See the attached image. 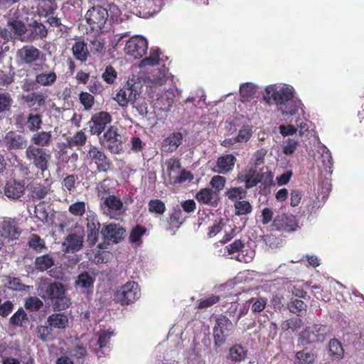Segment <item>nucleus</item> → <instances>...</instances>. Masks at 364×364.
I'll return each instance as SVG.
<instances>
[{"label":"nucleus","mask_w":364,"mask_h":364,"mask_svg":"<svg viewBox=\"0 0 364 364\" xmlns=\"http://www.w3.org/2000/svg\"><path fill=\"white\" fill-rule=\"evenodd\" d=\"M65 286L59 282H43L37 289L38 296L45 302L51 306L54 311H63L71 304L70 299L66 295Z\"/></svg>","instance_id":"obj_1"},{"label":"nucleus","mask_w":364,"mask_h":364,"mask_svg":"<svg viewBox=\"0 0 364 364\" xmlns=\"http://www.w3.org/2000/svg\"><path fill=\"white\" fill-rule=\"evenodd\" d=\"M293 90L286 86L272 85L266 87L263 95L264 100L271 104V100L279 106L284 114L293 115L298 111V107L293 100Z\"/></svg>","instance_id":"obj_2"},{"label":"nucleus","mask_w":364,"mask_h":364,"mask_svg":"<svg viewBox=\"0 0 364 364\" xmlns=\"http://www.w3.org/2000/svg\"><path fill=\"white\" fill-rule=\"evenodd\" d=\"M108 16V11L105 7L100 5L92 6L85 14L87 29L97 33H102Z\"/></svg>","instance_id":"obj_3"},{"label":"nucleus","mask_w":364,"mask_h":364,"mask_svg":"<svg viewBox=\"0 0 364 364\" xmlns=\"http://www.w3.org/2000/svg\"><path fill=\"white\" fill-rule=\"evenodd\" d=\"M141 296V289L137 282L128 281L119 287L114 293V301L122 306H129Z\"/></svg>","instance_id":"obj_4"},{"label":"nucleus","mask_w":364,"mask_h":364,"mask_svg":"<svg viewBox=\"0 0 364 364\" xmlns=\"http://www.w3.org/2000/svg\"><path fill=\"white\" fill-rule=\"evenodd\" d=\"M100 144L113 154H120L124 151L125 137L118 132V129L111 126L100 139Z\"/></svg>","instance_id":"obj_5"},{"label":"nucleus","mask_w":364,"mask_h":364,"mask_svg":"<svg viewBox=\"0 0 364 364\" xmlns=\"http://www.w3.org/2000/svg\"><path fill=\"white\" fill-rule=\"evenodd\" d=\"M331 333V327L327 325L314 324L306 327L299 335L302 344H312L324 341Z\"/></svg>","instance_id":"obj_6"},{"label":"nucleus","mask_w":364,"mask_h":364,"mask_svg":"<svg viewBox=\"0 0 364 364\" xmlns=\"http://www.w3.org/2000/svg\"><path fill=\"white\" fill-rule=\"evenodd\" d=\"M234 328L232 322L226 316H218L213 329L215 346L220 347L225 344L227 338L233 333Z\"/></svg>","instance_id":"obj_7"},{"label":"nucleus","mask_w":364,"mask_h":364,"mask_svg":"<svg viewBox=\"0 0 364 364\" xmlns=\"http://www.w3.org/2000/svg\"><path fill=\"white\" fill-rule=\"evenodd\" d=\"M26 156L27 159L41 172L48 169L50 155L45 149L30 145L26 148Z\"/></svg>","instance_id":"obj_8"},{"label":"nucleus","mask_w":364,"mask_h":364,"mask_svg":"<svg viewBox=\"0 0 364 364\" xmlns=\"http://www.w3.org/2000/svg\"><path fill=\"white\" fill-rule=\"evenodd\" d=\"M87 157L96 165L97 171L99 173H107L112 166V161L108 158L105 151L96 146H90Z\"/></svg>","instance_id":"obj_9"},{"label":"nucleus","mask_w":364,"mask_h":364,"mask_svg":"<svg viewBox=\"0 0 364 364\" xmlns=\"http://www.w3.org/2000/svg\"><path fill=\"white\" fill-rule=\"evenodd\" d=\"M43 56L42 52L36 46L28 44L18 49L16 54V60L20 65H31Z\"/></svg>","instance_id":"obj_10"},{"label":"nucleus","mask_w":364,"mask_h":364,"mask_svg":"<svg viewBox=\"0 0 364 364\" xmlns=\"http://www.w3.org/2000/svg\"><path fill=\"white\" fill-rule=\"evenodd\" d=\"M148 42L142 36H136L129 38L125 45L124 51L126 54L133 57L134 59H140L146 53Z\"/></svg>","instance_id":"obj_11"},{"label":"nucleus","mask_w":364,"mask_h":364,"mask_svg":"<svg viewBox=\"0 0 364 364\" xmlns=\"http://www.w3.org/2000/svg\"><path fill=\"white\" fill-rule=\"evenodd\" d=\"M111 122L112 117L107 112L101 111L94 114L89 122L90 134L99 136Z\"/></svg>","instance_id":"obj_12"},{"label":"nucleus","mask_w":364,"mask_h":364,"mask_svg":"<svg viewBox=\"0 0 364 364\" xmlns=\"http://www.w3.org/2000/svg\"><path fill=\"white\" fill-rule=\"evenodd\" d=\"M100 233L104 240L117 244L124 239L125 229L119 225L109 223L102 226Z\"/></svg>","instance_id":"obj_13"},{"label":"nucleus","mask_w":364,"mask_h":364,"mask_svg":"<svg viewBox=\"0 0 364 364\" xmlns=\"http://www.w3.org/2000/svg\"><path fill=\"white\" fill-rule=\"evenodd\" d=\"M273 226L277 230L289 232L296 230L298 222L295 216L283 213L274 218Z\"/></svg>","instance_id":"obj_14"},{"label":"nucleus","mask_w":364,"mask_h":364,"mask_svg":"<svg viewBox=\"0 0 364 364\" xmlns=\"http://www.w3.org/2000/svg\"><path fill=\"white\" fill-rule=\"evenodd\" d=\"M101 225L97 216L95 214L88 215L87 217V242L90 247L96 245L100 234Z\"/></svg>","instance_id":"obj_15"},{"label":"nucleus","mask_w":364,"mask_h":364,"mask_svg":"<svg viewBox=\"0 0 364 364\" xmlns=\"http://www.w3.org/2000/svg\"><path fill=\"white\" fill-rule=\"evenodd\" d=\"M0 235L9 240H16L21 235L17 221L12 218H5L0 225Z\"/></svg>","instance_id":"obj_16"},{"label":"nucleus","mask_w":364,"mask_h":364,"mask_svg":"<svg viewBox=\"0 0 364 364\" xmlns=\"http://www.w3.org/2000/svg\"><path fill=\"white\" fill-rule=\"evenodd\" d=\"M162 2L156 0H139L137 9L140 16L149 18L161 11Z\"/></svg>","instance_id":"obj_17"},{"label":"nucleus","mask_w":364,"mask_h":364,"mask_svg":"<svg viewBox=\"0 0 364 364\" xmlns=\"http://www.w3.org/2000/svg\"><path fill=\"white\" fill-rule=\"evenodd\" d=\"M139 95L136 87L134 85H130L129 82L121 88L116 94L114 100L121 107H126L129 102H132Z\"/></svg>","instance_id":"obj_18"},{"label":"nucleus","mask_w":364,"mask_h":364,"mask_svg":"<svg viewBox=\"0 0 364 364\" xmlns=\"http://www.w3.org/2000/svg\"><path fill=\"white\" fill-rule=\"evenodd\" d=\"M101 208L104 209V213L107 215L119 214L123 208L122 200L114 195H109L103 199Z\"/></svg>","instance_id":"obj_19"},{"label":"nucleus","mask_w":364,"mask_h":364,"mask_svg":"<svg viewBox=\"0 0 364 364\" xmlns=\"http://www.w3.org/2000/svg\"><path fill=\"white\" fill-rule=\"evenodd\" d=\"M236 162V158L232 154H226L218 158L215 171L219 173H227L231 171Z\"/></svg>","instance_id":"obj_20"},{"label":"nucleus","mask_w":364,"mask_h":364,"mask_svg":"<svg viewBox=\"0 0 364 364\" xmlns=\"http://www.w3.org/2000/svg\"><path fill=\"white\" fill-rule=\"evenodd\" d=\"M174 101V94L168 90H163L157 94L155 106L161 111L170 110Z\"/></svg>","instance_id":"obj_21"},{"label":"nucleus","mask_w":364,"mask_h":364,"mask_svg":"<svg viewBox=\"0 0 364 364\" xmlns=\"http://www.w3.org/2000/svg\"><path fill=\"white\" fill-rule=\"evenodd\" d=\"M237 181L245 183L246 189L252 188L259 183L258 179V173L254 168H249L239 173L237 175Z\"/></svg>","instance_id":"obj_22"},{"label":"nucleus","mask_w":364,"mask_h":364,"mask_svg":"<svg viewBox=\"0 0 364 364\" xmlns=\"http://www.w3.org/2000/svg\"><path fill=\"white\" fill-rule=\"evenodd\" d=\"M46 323L53 329L64 330L69 324V319L65 313H54L47 318Z\"/></svg>","instance_id":"obj_23"},{"label":"nucleus","mask_w":364,"mask_h":364,"mask_svg":"<svg viewBox=\"0 0 364 364\" xmlns=\"http://www.w3.org/2000/svg\"><path fill=\"white\" fill-rule=\"evenodd\" d=\"M24 185L16 180L8 181L4 186V194L11 199L20 198L24 192Z\"/></svg>","instance_id":"obj_24"},{"label":"nucleus","mask_w":364,"mask_h":364,"mask_svg":"<svg viewBox=\"0 0 364 364\" xmlns=\"http://www.w3.org/2000/svg\"><path fill=\"white\" fill-rule=\"evenodd\" d=\"M185 218L179 205L173 207L167 218L168 227L167 229L173 230L178 229L183 223Z\"/></svg>","instance_id":"obj_25"},{"label":"nucleus","mask_w":364,"mask_h":364,"mask_svg":"<svg viewBox=\"0 0 364 364\" xmlns=\"http://www.w3.org/2000/svg\"><path fill=\"white\" fill-rule=\"evenodd\" d=\"M72 53L75 60L85 63L89 56L87 43L83 40L76 41L72 46Z\"/></svg>","instance_id":"obj_26"},{"label":"nucleus","mask_w":364,"mask_h":364,"mask_svg":"<svg viewBox=\"0 0 364 364\" xmlns=\"http://www.w3.org/2000/svg\"><path fill=\"white\" fill-rule=\"evenodd\" d=\"M47 96L41 92H33L23 97L25 102L31 108L37 110V107H34L36 105L40 108L46 105Z\"/></svg>","instance_id":"obj_27"},{"label":"nucleus","mask_w":364,"mask_h":364,"mask_svg":"<svg viewBox=\"0 0 364 364\" xmlns=\"http://www.w3.org/2000/svg\"><path fill=\"white\" fill-rule=\"evenodd\" d=\"M183 135L181 132H174L169 134L162 141V147L166 151L173 152L182 144Z\"/></svg>","instance_id":"obj_28"},{"label":"nucleus","mask_w":364,"mask_h":364,"mask_svg":"<svg viewBox=\"0 0 364 364\" xmlns=\"http://www.w3.org/2000/svg\"><path fill=\"white\" fill-rule=\"evenodd\" d=\"M5 141L9 149H23L27 145V140L23 136L14 132H9L6 134Z\"/></svg>","instance_id":"obj_29"},{"label":"nucleus","mask_w":364,"mask_h":364,"mask_svg":"<svg viewBox=\"0 0 364 364\" xmlns=\"http://www.w3.org/2000/svg\"><path fill=\"white\" fill-rule=\"evenodd\" d=\"M273 178L274 175L270 171L258 173V179L261 183L259 191L260 194L266 195L270 191V188L274 184Z\"/></svg>","instance_id":"obj_30"},{"label":"nucleus","mask_w":364,"mask_h":364,"mask_svg":"<svg viewBox=\"0 0 364 364\" xmlns=\"http://www.w3.org/2000/svg\"><path fill=\"white\" fill-rule=\"evenodd\" d=\"M166 164L167 166L168 183L173 185V181H175L176 178L181 170V161L177 158H171L166 161Z\"/></svg>","instance_id":"obj_31"},{"label":"nucleus","mask_w":364,"mask_h":364,"mask_svg":"<svg viewBox=\"0 0 364 364\" xmlns=\"http://www.w3.org/2000/svg\"><path fill=\"white\" fill-rule=\"evenodd\" d=\"M29 189L31 197L33 200H41L48 195L50 187L43 183H33L30 185Z\"/></svg>","instance_id":"obj_32"},{"label":"nucleus","mask_w":364,"mask_h":364,"mask_svg":"<svg viewBox=\"0 0 364 364\" xmlns=\"http://www.w3.org/2000/svg\"><path fill=\"white\" fill-rule=\"evenodd\" d=\"M53 136L51 132L41 131L37 132L31 137V142L38 147L48 146L51 144Z\"/></svg>","instance_id":"obj_33"},{"label":"nucleus","mask_w":364,"mask_h":364,"mask_svg":"<svg viewBox=\"0 0 364 364\" xmlns=\"http://www.w3.org/2000/svg\"><path fill=\"white\" fill-rule=\"evenodd\" d=\"M54 264V258L49 254L38 256L36 258L34 266L37 271L44 272Z\"/></svg>","instance_id":"obj_34"},{"label":"nucleus","mask_w":364,"mask_h":364,"mask_svg":"<svg viewBox=\"0 0 364 364\" xmlns=\"http://www.w3.org/2000/svg\"><path fill=\"white\" fill-rule=\"evenodd\" d=\"M95 281V277L93 274L83 272L77 276L75 285L82 289H92Z\"/></svg>","instance_id":"obj_35"},{"label":"nucleus","mask_w":364,"mask_h":364,"mask_svg":"<svg viewBox=\"0 0 364 364\" xmlns=\"http://www.w3.org/2000/svg\"><path fill=\"white\" fill-rule=\"evenodd\" d=\"M78 183V176L77 175L68 174L63 178L61 181V188L63 191L68 192L70 194H72L75 191Z\"/></svg>","instance_id":"obj_36"},{"label":"nucleus","mask_w":364,"mask_h":364,"mask_svg":"<svg viewBox=\"0 0 364 364\" xmlns=\"http://www.w3.org/2000/svg\"><path fill=\"white\" fill-rule=\"evenodd\" d=\"M35 80L37 84L41 86H51L56 82L57 75L54 71L41 73L36 75Z\"/></svg>","instance_id":"obj_37"},{"label":"nucleus","mask_w":364,"mask_h":364,"mask_svg":"<svg viewBox=\"0 0 364 364\" xmlns=\"http://www.w3.org/2000/svg\"><path fill=\"white\" fill-rule=\"evenodd\" d=\"M316 357V353L306 348L296 352L295 355L296 360L299 364H314Z\"/></svg>","instance_id":"obj_38"},{"label":"nucleus","mask_w":364,"mask_h":364,"mask_svg":"<svg viewBox=\"0 0 364 364\" xmlns=\"http://www.w3.org/2000/svg\"><path fill=\"white\" fill-rule=\"evenodd\" d=\"M255 87L250 82L244 83L240 87V100L243 102L251 101L255 97Z\"/></svg>","instance_id":"obj_39"},{"label":"nucleus","mask_w":364,"mask_h":364,"mask_svg":"<svg viewBox=\"0 0 364 364\" xmlns=\"http://www.w3.org/2000/svg\"><path fill=\"white\" fill-rule=\"evenodd\" d=\"M252 127L250 125H244L239 130L237 136L234 139H230V141L233 140V142H230L231 144L234 143H243L247 142L252 136Z\"/></svg>","instance_id":"obj_40"},{"label":"nucleus","mask_w":364,"mask_h":364,"mask_svg":"<svg viewBox=\"0 0 364 364\" xmlns=\"http://www.w3.org/2000/svg\"><path fill=\"white\" fill-rule=\"evenodd\" d=\"M87 136L85 133L80 130L77 131L72 137L67 139L66 146L73 148L75 146H82L85 144Z\"/></svg>","instance_id":"obj_41"},{"label":"nucleus","mask_w":364,"mask_h":364,"mask_svg":"<svg viewBox=\"0 0 364 364\" xmlns=\"http://www.w3.org/2000/svg\"><path fill=\"white\" fill-rule=\"evenodd\" d=\"M230 355L232 360L241 362L246 359L247 350L242 346L236 344L230 348Z\"/></svg>","instance_id":"obj_42"},{"label":"nucleus","mask_w":364,"mask_h":364,"mask_svg":"<svg viewBox=\"0 0 364 364\" xmlns=\"http://www.w3.org/2000/svg\"><path fill=\"white\" fill-rule=\"evenodd\" d=\"M148 210L150 213L163 215L166 210L165 203L160 199H152L149 201Z\"/></svg>","instance_id":"obj_43"},{"label":"nucleus","mask_w":364,"mask_h":364,"mask_svg":"<svg viewBox=\"0 0 364 364\" xmlns=\"http://www.w3.org/2000/svg\"><path fill=\"white\" fill-rule=\"evenodd\" d=\"M36 333L38 338L43 342L50 341L54 339L53 328L48 324L38 326Z\"/></svg>","instance_id":"obj_44"},{"label":"nucleus","mask_w":364,"mask_h":364,"mask_svg":"<svg viewBox=\"0 0 364 364\" xmlns=\"http://www.w3.org/2000/svg\"><path fill=\"white\" fill-rule=\"evenodd\" d=\"M68 248L73 252L80 250L82 247L83 237L75 233L69 234L66 237Z\"/></svg>","instance_id":"obj_45"},{"label":"nucleus","mask_w":364,"mask_h":364,"mask_svg":"<svg viewBox=\"0 0 364 364\" xmlns=\"http://www.w3.org/2000/svg\"><path fill=\"white\" fill-rule=\"evenodd\" d=\"M31 26L32 27L31 36L34 39H42L47 36L48 29L42 23H39L37 21H33Z\"/></svg>","instance_id":"obj_46"},{"label":"nucleus","mask_w":364,"mask_h":364,"mask_svg":"<svg viewBox=\"0 0 364 364\" xmlns=\"http://www.w3.org/2000/svg\"><path fill=\"white\" fill-rule=\"evenodd\" d=\"M28 245L29 248L38 253L41 252L46 248L44 240L37 234H32L30 236Z\"/></svg>","instance_id":"obj_47"},{"label":"nucleus","mask_w":364,"mask_h":364,"mask_svg":"<svg viewBox=\"0 0 364 364\" xmlns=\"http://www.w3.org/2000/svg\"><path fill=\"white\" fill-rule=\"evenodd\" d=\"M236 215H247L252 213V206L248 200H238L234 204Z\"/></svg>","instance_id":"obj_48"},{"label":"nucleus","mask_w":364,"mask_h":364,"mask_svg":"<svg viewBox=\"0 0 364 364\" xmlns=\"http://www.w3.org/2000/svg\"><path fill=\"white\" fill-rule=\"evenodd\" d=\"M110 179L107 178L102 181L100 182L95 189L97 194V197L101 200L105 199L109 195H110Z\"/></svg>","instance_id":"obj_49"},{"label":"nucleus","mask_w":364,"mask_h":364,"mask_svg":"<svg viewBox=\"0 0 364 364\" xmlns=\"http://www.w3.org/2000/svg\"><path fill=\"white\" fill-rule=\"evenodd\" d=\"M289 311L298 316H301L306 311V304L301 300L295 299L288 304Z\"/></svg>","instance_id":"obj_50"},{"label":"nucleus","mask_w":364,"mask_h":364,"mask_svg":"<svg viewBox=\"0 0 364 364\" xmlns=\"http://www.w3.org/2000/svg\"><path fill=\"white\" fill-rule=\"evenodd\" d=\"M28 128L31 132L38 131L41 128L42 116L39 114H29L27 117Z\"/></svg>","instance_id":"obj_51"},{"label":"nucleus","mask_w":364,"mask_h":364,"mask_svg":"<svg viewBox=\"0 0 364 364\" xmlns=\"http://www.w3.org/2000/svg\"><path fill=\"white\" fill-rule=\"evenodd\" d=\"M28 321L27 314L20 308L10 318V323L15 326H22L23 323Z\"/></svg>","instance_id":"obj_52"},{"label":"nucleus","mask_w":364,"mask_h":364,"mask_svg":"<svg viewBox=\"0 0 364 364\" xmlns=\"http://www.w3.org/2000/svg\"><path fill=\"white\" fill-rule=\"evenodd\" d=\"M213 196V191L212 189L205 188L200 189L196 195V200L203 204H209Z\"/></svg>","instance_id":"obj_53"},{"label":"nucleus","mask_w":364,"mask_h":364,"mask_svg":"<svg viewBox=\"0 0 364 364\" xmlns=\"http://www.w3.org/2000/svg\"><path fill=\"white\" fill-rule=\"evenodd\" d=\"M146 228L140 225H136L133 228L129 236V240L131 243H136L141 241V237L146 232Z\"/></svg>","instance_id":"obj_54"},{"label":"nucleus","mask_w":364,"mask_h":364,"mask_svg":"<svg viewBox=\"0 0 364 364\" xmlns=\"http://www.w3.org/2000/svg\"><path fill=\"white\" fill-rule=\"evenodd\" d=\"M24 306L29 311H37L43 306V303L36 296H30L26 300Z\"/></svg>","instance_id":"obj_55"},{"label":"nucleus","mask_w":364,"mask_h":364,"mask_svg":"<svg viewBox=\"0 0 364 364\" xmlns=\"http://www.w3.org/2000/svg\"><path fill=\"white\" fill-rule=\"evenodd\" d=\"M79 100L85 110L91 109L95 104L94 96L87 92L82 91L79 94Z\"/></svg>","instance_id":"obj_56"},{"label":"nucleus","mask_w":364,"mask_h":364,"mask_svg":"<svg viewBox=\"0 0 364 364\" xmlns=\"http://www.w3.org/2000/svg\"><path fill=\"white\" fill-rule=\"evenodd\" d=\"M69 213L75 216H82L86 212V204L84 201H77L68 208Z\"/></svg>","instance_id":"obj_57"},{"label":"nucleus","mask_w":364,"mask_h":364,"mask_svg":"<svg viewBox=\"0 0 364 364\" xmlns=\"http://www.w3.org/2000/svg\"><path fill=\"white\" fill-rule=\"evenodd\" d=\"M102 80L107 84H113L117 78V72L112 65H107L102 74Z\"/></svg>","instance_id":"obj_58"},{"label":"nucleus","mask_w":364,"mask_h":364,"mask_svg":"<svg viewBox=\"0 0 364 364\" xmlns=\"http://www.w3.org/2000/svg\"><path fill=\"white\" fill-rule=\"evenodd\" d=\"M246 195V191L242 187H235L227 190L225 196L232 201L242 199Z\"/></svg>","instance_id":"obj_59"},{"label":"nucleus","mask_w":364,"mask_h":364,"mask_svg":"<svg viewBox=\"0 0 364 364\" xmlns=\"http://www.w3.org/2000/svg\"><path fill=\"white\" fill-rule=\"evenodd\" d=\"M132 106L136 112L141 116L145 117L148 113L147 103L143 98H135L132 102Z\"/></svg>","instance_id":"obj_60"},{"label":"nucleus","mask_w":364,"mask_h":364,"mask_svg":"<svg viewBox=\"0 0 364 364\" xmlns=\"http://www.w3.org/2000/svg\"><path fill=\"white\" fill-rule=\"evenodd\" d=\"M329 352L331 355L341 358L343 355V348L341 343L336 339H331L328 343Z\"/></svg>","instance_id":"obj_61"},{"label":"nucleus","mask_w":364,"mask_h":364,"mask_svg":"<svg viewBox=\"0 0 364 364\" xmlns=\"http://www.w3.org/2000/svg\"><path fill=\"white\" fill-rule=\"evenodd\" d=\"M90 50L93 53H101L105 50L104 40L98 36H95L90 41Z\"/></svg>","instance_id":"obj_62"},{"label":"nucleus","mask_w":364,"mask_h":364,"mask_svg":"<svg viewBox=\"0 0 364 364\" xmlns=\"http://www.w3.org/2000/svg\"><path fill=\"white\" fill-rule=\"evenodd\" d=\"M267 299L264 298H252L248 302L252 304V311L254 313H259L263 311L267 305Z\"/></svg>","instance_id":"obj_63"},{"label":"nucleus","mask_w":364,"mask_h":364,"mask_svg":"<svg viewBox=\"0 0 364 364\" xmlns=\"http://www.w3.org/2000/svg\"><path fill=\"white\" fill-rule=\"evenodd\" d=\"M8 25L16 35L22 36L26 31L25 24L19 20H13L8 22Z\"/></svg>","instance_id":"obj_64"}]
</instances>
